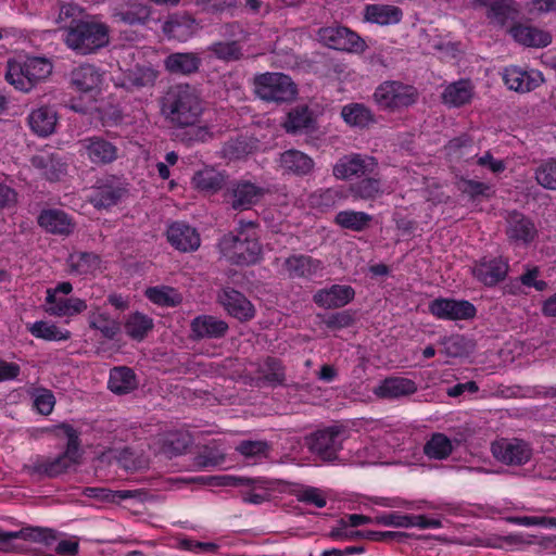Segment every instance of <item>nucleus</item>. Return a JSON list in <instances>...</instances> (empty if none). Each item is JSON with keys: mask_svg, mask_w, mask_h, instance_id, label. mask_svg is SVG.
<instances>
[{"mask_svg": "<svg viewBox=\"0 0 556 556\" xmlns=\"http://www.w3.org/2000/svg\"><path fill=\"white\" fill-rule=\"evenodd\" d=\"M161 114L174 128L185 129L181 140L188 144L213 139L207 125H201L204 101L199 90L189 84H176L160 100Z\"/></svg>", "mask_w": 556, "mask_h": 556, "instance_id": "1", "label": "nucleus"}, {"mask_svg": "<svg viewBox=\"0 0 556 556\" xmlns=\"http://www.w3.org/2000/svg\"><path fill=\"white\" fill-rule=\"evenodd\" d=\"M55 22L63 31L64 45L76 55L96 54L110 45V26L99 15L88 13L76 3L61 4Z\"/></svg>", "mask_w": 556, "mask_h": 556, "instance_id": "2", "label": "nucleus"}, {"mask_svg": "<svg viewBox=\"0 0 556 556\" xmlns=\"http://www.w3.org/2000/svg\"><path fill=\"white\" fill-rule=\"evenodd\" d=\"M255 222H239L237 233L229 232L223 236L218 247L224 256L236 265H254L262 257V245L256 233L247 228L254 229Z\"/></svg>", "mask_w": 556, "mask_h": 556, "instance_id": "3", "label": "nucleus"}, {"mask_svg": "<svg viewBox=\"0 0 556 556\" xmlns=\"http://www.w3.org/2000/svg\"><path fill=\"white\" fill-rule=\"evenodd\" d=\"M56 428L62 430L67 438L65 450L54 458L37 460L29 467L31 473L55 478L80 464L81 453L78 431L68 424H61Z\"/></svg>", "mask_w": 556, "mask_h": 556, "instance_id": "4", "label": "nucleus"}, {"mask_svg": "<svg viewBox=\"0 0 556 556\" xmlns=\"http://www.w3.org/2000/svg\"><path fill=\"white\" fill-rule=\"evenodd\" d=\"M52 63L46 58L31 56L23 62L9 61L5 79L16 89L29 91L52 73Z\"/></svg>", "mask_w": 556, "mask_h": 556, "instance_id": "5", "label": "nucleus"}, {"mask_svg": "<svg viewBox=\"0 0 556 556\" xmlns=\"http://www.w3.org/2000/svg\"><path fill=\"white\" fill-rule=\"evenodd\" d=\"M254 93L265 102L289 103L296 99L298 86L290 76L278 72L257 74L253 78Z\"/></svg>", "mask_w": 556, "mask_h": 556, "instance_id": "6", "label": "nucleus"}, {"mask_svg": "<svg viewBox=\"0 0 556 556\" xmlns=\"http://www.w3.org/2000/svg\"><path fill=\"white\" fill-rule=\"evenodd\" d=\"M267 192V189L249 180H236L227 186L224 192V199L231 208L245 211L256 205Z\"/></svg>", "mask_w": 556, "mask_h": 556, "instance_id": "7", "label": "nucleus"}, {"mask_svg": "<svg viewBox=\"0 0 556 556\" xmlns=\"http://www.w3.org/2000/svg\"><path fill=\"white\" fill-rule=\"evenodd\" d=\"M128 193L126 184L115 176L97 180L91 188L89 202L96 208H110L121 202Z\"/></svg>", "mask_w": 556, "mask_h": 556, "instance_id": "8", "label": "nucleus"}, {"mask_svg": "<svg viewBox=\"0 0 556 556\" xmlns=\"http://www.w3.org/2000/svg\"><path fill=\"white\" fill-rule=\"evenodd\" d=\"M306 440L309 451L327 462L337 459L342 448L341 429L337 426L317 430Z\"/></svg>", "mask_w": 556, "mask_h": 556, "instance_id": "9", "label": "nucleus"}, {"mask_svg": "<svg viewBox=\"0 0 556 556\" xmlns=\"http://www.w3.org/2000/svg\"><path fill=\"white\" fill-rule=\"evenodd\" d=\"M16 539L51 546L58 540V532L51 528L33 526L23 527L18 531H3L0 529V552H14L13 541Z\"/></svg>", "mask_w": 556, "mask_h": 556, "instance_id": "10", "label": "nucleus"}, {"mask_svg": "<svg viewBox=\"0 0 556 556\" xmlns=\"http://www.w3.org/2000/svg\"><path fill=\"white\" fill-rule=\"evenodd\" d=\"M79 152L97 166H105L118 159V148L102 136H90L78 141Z\"/></svg>", "mask_w": 556, "mask_h": 556, "instance_id": "11", "label": "nucleus"}, {"mask_svg": "<svg viewBox=\"0 0 556 556\" xmlns=\"http://www.w3.org/2000/svg\"><path fill=\"white\" fill-rule=\"evenodd\" d=\"M493 456L501 463L509 466H520L530 460L532 450L520 439H501L492 443Z\"/></svg>", "mask_w": 556, "mask_h": 556, "instance_id": "12", "label": "nucleus"}, {"mask_svg": "<svg viewBox=\"0 0 556 556\" xmlns=\"http://www.w3.org/2000/svg\"><path fill=\"white\" fill-rule=\"evenodd\" d=\"M429 313L439 319L468 320L472 319L477 309L466 300L439 298L429 303Z\"/></svg>", "mask_w": 556, "mask_h": 556, "instance_id": "13", "label": "nucleus"}, {"mask_svg": "<svg viewBox=\"0 0 556 556\" xmlns=\"http://www.w3.org/2000/svg\"><path fill=\"white\" fill-rule=\"evenodd\" d=\"M471 4L475 8H485L489 23L501 28L516 20L520 12L515 0H471Z\"/></svg>", "mask_w": 556, "mask_h": 556, "instance_id": "14", "label": "nucleus"}, {"mask_svg": "<svg viewBox=\"0 0 556 556\" xmlns=\"http://www.w3.org/2000/svg\"><path fill=\"white\" fill-rule=\"evenodd\" d=\"M509 270L508 261L502 256L482 257L472 267L473 277L485 287H494L505 280Z\"/></svg>", "mask_w": 556, "mask_h": 556, "instance_id": "15", "label": "nucleus"}, {"mask_svg": "<svg viewBox=\"0 0 556 556\" xmlns=\"http://www.w3.org/2000/svg\"><path fill=\"white\" fill-rule=\"evenodd\" d=\"M378 167V162L370 156L350 154L342 156L333 166V176L338 179H350L354 176L369 175Z\"/></svg>", "mask_w": 556, "mask_h": 556, "instance_id": "16", "label": "nucleus"}, {"mask_svg": "<svg viewBox=\"0 0 556 556\" xmlns=\"http://www.w3.org/2000/svg\"><path fill=\"white\" fill-rule=\"evenodd\" d=\"M319 37L329 48L341 51L363 50L365 41L354 31L343 26L320 28Z\"/></svg>", "mask_w": 556, "mask_h": 556, "instance_id": "17", "label": "nucleus"}, {"mask_svg": "<svg viewBox=\"0 0 556 556\" xmlns=\"http://www.w3.org/2000/svg\"><path fill=\"white\" fill-rule=\"evenodd\" d=\"M218 302L227 313L240 321H249L255 316V308L247 296L231 287L223 288L217 295Z\"/></svg>", "mask_w": 556, "mask_h": 556, "instance_id": "18", "label": "nucleus"}, {"mask_svg": "<svg viewBox=\"0 0 556 556\" xmlns=\"http://www.w3.org/2000/svg\"><path fill=\"white\" fill-rule=\"evenodd\" d=\"M112 17L128 26H143L151 17V8L139 0H126L112 9Z\"/></svg>", "mask_w": 556, "mask_h": 556, "instance_id": "19", "label": "nucleus"}, {"mask_svg": "<svg viewBox=\"0 0 556 556\" xmlns=\"http://www.w3.org/2000/svg\"><path fill=\"white\" fill-rule=\"evenodd\" d=\"M289 279L309 280L324 269L323 262L305 254H292L282 264Z\"/></svg>", "mask_w": 556, "mask_h": 556, "instance_id": "20", "label": "nucleus"}, {"mask_svg": "<svg viewBox=\"0 0 556 556\" xmlns=\"http://www.w3.org/2000/svg\"><path fill=\"white\" fill-rule=\"evenodd\" d=\"M167 241L180 252H193L199 249L201 239L198 230L185 222H174L166 230Z\"/></svg>", "mask_w": 556, "mask_h": 556, "instance_id": "21", "label": "nucleus"}, {"mask_svg": "<svg viewBox=\"0 0 556 556\" xmlns=\"http://www.w3.org/2000/svg\"><path fill=\"white\" fill-rule=\"evenodd\" d=\"M418 90L400 81L384 83V108L392 111L408 108L417 102Z\"/></svg>", "mask_w": 556, "mask_h": 556, "instance_id": "22", "label": "nucleus"}, {"mask_svg": "<svg viewBox=\"0 0 556 556\" xmlns=\"http://www.w3.org/2000/svg\"><path fill=\"white\" fill-rule=\"evenodd\" d=\"M228 324L212 315H200L190 323V339L200 341L203 339H220L228 332Z\"/></svg>", "mask_w": 556, "mask_h": 556, "instance_id": "23", "label": "nucleus"}, {"mask_svg": "<svg viewBox=\"0 0 556 556\" xmlns=\"http://www.w3.org/2000/svg\"><path fill=\"white\" fill-rule=\"evenodd\" d=\"M506 235L515 243L529 244L538 236V229L531 218L514 211L506 219Z\"/></svg>", "mask_w": 556, "mask_h": 556, "instance_id": "24", "label": "nucleus"}, {"mask_svg": "<svg viewBox=\"0 0 556 556\" xmlns=\"http://www.w3.org/2000/svg\"><path fill=\"white\" fill-rule=\"evenodd\" d=\"M503 80L508 89L516 92H530L543 83V77L539 72H528L518 66L505 67Z\"/></svg>", "mask_w": 556, "mask_h": 556, "instance_id": "25", "label": "nucleus"}, {"mask_svg": "<svg viewBox=\"0 0 556 556\" xmlns=\"http://www.w3.org/2000/svg\"><path fill=\"white\" fill-rule=\"evenodd\" d=\"M159 76L160 72L151 65L136 64L125 72L121 86L130 92L153 88Z\"/></svg>", "mask_w": 556, "mask_h": 556, "instance_id": "26", "label": "nucleus"}, {"mask_svg": "<svg viewBox=\"0 0 556 556\" xmlns=\"http://www.w3.org/2000/svg\"><path fill=\"white\" fill-rule=\"evenodd\" d=\"M278 163L279 167L285 173L296 177L312 174L315 167L314 160L306 153L296 149H289L280 153Z\"/></svg>", "mask_w": 556, "mask_h": 556, "instance_id": "27", "label": "nucleus"}, {"mask_svg": "<svg viewBox=\"0 0 556 556\" xmlns=\"http://www.w3.org/2000/svg\"><path fill=\"white\" fill-rule=\"evenodd\" d=\"M355 296L351 286L333 285L328 289L318 290L313 300L315 304L325 308H339L350 303Z\"/></svg>", "mask_w": 556, "mask_h": 556, "instance_id": "28", "label": "nucleus"}, {"mask_svg": "<svg viewBox=\"0 0 556 556\" xmlns=\"http://www.w3.org/2000/svg\"><path fill=\"white\" fill-rule=\"evenodd\" d=\"M508 33L518 43L525 47L543 48L552 42V35L541 28L516 23Z\"/></svg>", "mask_w": 556, "mask_h": 556, "instance_id": "29", "label": "nucleus"}, {"mask_svg": "<svg viewBox=\"0 0 556 556\" xmlns=\"http://www.w3.org/2000/svg\"><path fill=\"white\" fill-rule=\"evenodd\" d=\"M37 222L40 227L48 232L68 236L73 232L75 224L64 211L59 208L43 210L39 214Z\"/></svg>", "mask_w": 556, "mask_h": 556, "instance_id": "30", "label": "nucleus"}, {"mask_svg": "<svg viewBox=\"0 0 556 556\" xmlns=\"http://www.w3.org/2000/svg\"><path fill=\"white\" fill-rule=\"evenodd\" d=\"M202 60L194 52H174L164 59V68L172 75H191L197 73Z\"/></svg>", "mask_w": 556, "mask_h": 556, "instance_id": "31", "label": "nucleus"}, {"mask_svg": "<svg viewBox=\"0 0 556 556\" xmlns=\"http://www.w3.org/2000/svg\"><path fill=\"white\" fill-rule=\"evenodd\" d=\"M162 29L169 38L186 41L195 31V20L188 13H175L164 22Z\"/></svg>", "mask_w": 556, "mask_h": 556, "instance_id": "32", "label": "nucleus"}, {"mask_svg": "<svg viewBox=\"0 0 556 556\" xmlns=\"http://www.w3.org/2000/svg\"><path fill=\"white\" fill-rule=\"evenodd\" d=\"M31 165L49 181H59L67 173V164L55 154H42L31 157Z\"/></svg>", "mask_w": 556, "mask_h": 556, "instance_id": "33", "label": "nucleus"}, {"mask_svg": "<svg viewBox=\"0 0 556 556\" xmlns=\"http://www.w3.org/2000/svg\"><path fill=\"white\" fill-rule=\"evenodd\" d=\"M83 494L87 497L98 498L108 503H121L124 500H135L143 504L147 493L141 490H117L112 491L105 488H85Z\"/></svg>", "mask_w": 556, "mask_h": 556, "instance_id": "34", "label": "nucleus"}, {"mask_svg": "<svg viewBox=\"0 0 556 556\" xmlns=\"http://www.w3.org/2000/svg\"><path fill=\"white\" fill-rule=\"evenodd\" d=\"M47 303L50 305L47 312L54 316H74L87 309L86 301L78 298H58L52 290L47 291Z\"/></svg>", "mask_w": 556, "mask_h": 556, "instance_id": "35", "label": "nucleus"}, {"mask_svg": "<svg viewBox=\"0 0 556 556\" xmlns=\"http://www.w3.org/2000/svg\"><path fill=\"white\" fill-rule=\"evenodd\" d=\"M101 81V73L91 64L80 65L71 73V84L80 92H90L99 88Z\"/></svg>", "mask_w": 556, "mask_h": 556, "instance_id": "36", "label": "nucleus"}, {"mask_svg": "<svg viewBox=\"0 0 556 556\" xmlns=\"http://www.w3.org/2000/svg\"><path fill=\"white\" fill-rule=\"evenodd\" d=\"M56 121L55 110L47 105L34 110L28 116L31 130L40 137L51 135L55 129Z\"/></svg>", "mask_w": 556, "mask_h": 556, "instance_id": "37", "label": "nucleus"}, {"mask_svg": "<svg viewBox=\"0 0 556 556\" xmlns=\"http://www.w3.org/2000/svg\"><path fill=\"white\" fill-rule=\"evenodd\" d=\"M340 115L349 126L359 129L369 128L377 122L371 110L363 103L355 102L344 105Z\"/></svg>", "mask_w": 556, "mask_h": 556, "instance_id": "38", "label": "nucleus"}, {"mask_svg": "<svg viewBox=\"0 0 556 556\" xmlns=\"http://www.w3.org/2000/svg\"><path fill=\"white\" fill-rule=\"evenodd\" d=\"M473 97V86L470 80L460 79L450 84L442 93L443 103L459 108L470 102Z\"/></svg>", "mask_w": 556, "mask_h": 556, "instance_id": "39", "label": "nucleus"}, {"mask_svg": "<svg viewBox=\"0 0 556 556\" xmlns=\"http://www.w3.org/2000/svg\"><path fill=\"white\" fill-rule=\"evenodd\" d=\"M138 387L135 371L126 366L114 367L110 372L109 389L115 394H127Z\"/></svg>", "mask_w": 556, "mask_h": 556, "instance_id": "40", "label": "nucleus"}, {"mask_svg": "<svg viewBox=\"0 0 556 556\" xmlns=\"http://www.w3.org/2000/svg\"><path fill=\"white\" fill-rule=\"evenodd\" d=\"M192 182L195 189L213 194L226 186L227 176L214 168H205L194 174Z\"/></svg>", "mask_w": 556, "mask_h": 556, "instance_id": "41", "label": "nucleus"}, {"mask_svg": "<svg viewBox=\"0 0 556 556\" xmlns=\"http://www.w3.org/2000/svg\"><path fill=\"white\" fill-rule=\"evenodd\" d=\"M348 198L349 193L343 187H331L319 189L312 193L309 195V202L314 207L325 212Z\"/></svg>", "mask_w": 556, "mask_h": 556, "instance_id": "42", "label": "nucleus"}, {"mask_svg": "<svg viewBox=\"0 0 556 556\" xmlns=\"http://www.w3.org/2000/svg\"><path fill=\"white\" fill-rule=\"evenodd\" d=\"M126 333L134 340L142 341L153 329V319L140 312H135L125 321Z\"/></svg>", "mask_w": 556, "mask_h": 556, "instance_id": "43", "label": "nucleus"}, {"mask_svg": "<svg viewBox=\"0 0 556 556\" xmlns=\"http://www.w3.org/2000/svg\"><path fill=\"white\" fill-rule=\"evenodd\" d=\"M89 328L97 330L104 339L114 340L121 332V323L105 313H91L88 317Z\"/></svg>", "mask_w": 556, "mask_h": 556, "instance_id": "44", "label": "nucleus"}, {"mask_svg": "<svg viewBox=\"0 0 556 556\" xmlns=\"http://www.w3.org/2000/svg\"><path fill=\"white\" fill-rule=\"evenodd\" d=\"M372 216L364 212L341 211L336 215L334 222L344 229L363 231L369 228Z\"/></svg>", "mask_w": 556, "mask_h": 556, "instance_id": "45", "label": "nucleus"}, {"mask_svg": "<svg viewBox=\"0 0 556 556\" xmlns=\"http://www.w3.org/2000/svg\"><path fill=\"white\" fill-rule=\"evenodd\" d=\"M456 186L464 195H467L473 202L481 199H490L494 194L492 186L473 179L462 177L456 182Z\"/></svg>", "mask_w": 556, "mask_h": 556, "instance_id": "46", "label": "nucleus"}, {"mask_svg": "<svg viewBox=\"0 0 556 556\" xmlns=\"http://www.w3.org/2000/svg\"><path fill=\"white\" fill-rule=\"evenodd\" d=\"M314 119L312 113L306 105H301L292 109L288 113L287 121L285 122V129L289 134H296L303 129L312 126Z\"/></svg>", "mask_w": 556, "mask_h": 556, "instance_id": "47", "label": "nucleus"}, {"mask_svg": "<svg viewBox=\"0 0 556 556\" xmlns=\"http://www.w3.org/2000/svg\"><path fill=\"white\" fill-rule=\"evenodd\" d=\"M417 391L415 381L404 377L384 378V397H400L414 394Z\"/></svg>", "mask_w": 556, "mask_h": 556, "instance_id": "48", "label": "nucleus"}, {"mask_svg": "<svg viewBox=\"0 0 556 556\" xmlns=\"http://www.w3.org/2000/svg\"><path fill=\"white\" fill-rule=\"evenodd\" d=\"M452 451V442L443 433H434L424 446V453L434 459L447 458Z\"/></svg>", "mask_w": 556, "mask_h": 556, "instance_id": "49", "label": "nucleus"}, {"mask_svg": "<svg viewBox=\"0 0 556 556\" xmlns=\"http://www.w3.org/2000/svg\"><path fill=\"white\" fill-rule=\"evenodd\" d=\"M144 294L152 303L160 306L174 307L181 303V296L170 287H150Z\"/></svg>", "mask_w": 556, "mask_h": 556, "instance_id": "50", "label": "nucleus"}, {"mask_svg": "<svg viewBox=\"0 0 556 556\" xmlns=\"http://www.w3.org/2000/svg\"><path fill=\"white\" fill-rule=\"evenodd\" d=\"M208 51L226 62L239 61L243 56L241 45L237 40L214 42L208 47Z\"/></svg>", "mask_w": 556, "mask_h": 556, "instance_id": "51", "label": "nucleus"}, {"mask_svg": "<svg viewBox=\"0 0 556 556\" xmlns=\"http://www.w3.org/2000/svg\"><path fill=\"white\" fill-rule=\"evenodd\" d=\"M29 330L36 338H41L49 341H61L71 338V332L68 330L62 331L55 325L48 324L42 320L33 324Z\"/></svg>", "mask_w": 556, "mask_h": 556, "instance_id": "52", "label": "nucleus"}, {"mask_svg": "<svg viewBox=\"0 0 556 556\" xmlns=\"http://www.w3.org/2000/svg\"><path fill=\"white\" fill-rule=\"evenodd\" d=\"M535 179L545 189L556 190V159L543 162L535 170Z\"/></svg>", "mask_w": 556, "mask_h": 556, "instance_id": "53", "label": "nucleus"}, {"mask_svg": "<svg viewBox=\"0 0 556 556\" xmlns=\"http://www.w3.org/2000/svg\"><path fill=\"white\" fill-rule=\"evenodd\" d=\"M250 152L247 138L239 136L227 140L222 149L223 155L228 160H240Z\"/></svg>", "mask_w": 556, "mask_h": 556, "instance_id": "54", "label": "nucleus"}, {"mask_svg": "<svg viewBox=\"0 0 556 556\" xmlns=\"http://www.w3.org/2000/svg\"><path fill=\"white\" fill-rule=\"evenodd\" d=\"M330 534L332 538H344L350 540L363 536H366L367 539H370L372 541L382 540V532L380 531H359L355 530L350 526L344 525V522L338 523V527L333 528Z\"/></svg>", "mask_w": 556, "mask_h": 556, "instance_id": "55", "label": "nucleus"}, {"mask_svg": "<svg viewBox=\"0 0 556 556\" xmlns=\"http://www.w3.org/2000/svg\"><path fill=\"white\" fill-rule=\"evenodd\" d=\"M72 270L79 275L87 274L99 266L100 258L97 254L91 252H80L77 255H72Z\"/></svg>", "mask_w": 556, "mask_h": 556, "instance_id": "56", "label": "nucleus"}, {"mask_svg": "<svg viewBox=\"0 0 556 556\" xmlns=\"http://www.w3.org/2000/svg\"><path fill=\"white\" fill-rule=\"evenodd\" d=\"M236 451L247 458L267 457L270 445L266 441L243 440L237 445Z\"/></svg>", "mask_w": 556, "mask_h": 556, "instance_id": "57", "label": "nucleus"}, {"mask_svg": "<svg viewBox=\"0 0 556 556\" xmlns=\"http://www.w3.org/2000/svg\"><path fill=\"white\" fill-rule=\"evenodd\" d=\"M380 189V181L378 179L366 178L356 184H352L349 192L356 199L368 200L374 198Z\"/></svg>", "mask_w": 556, "mask_h": 556, "instance_id": "58", "label": "nucleus"}, {"mask_svg": "<svg viewBox=\"0 0 556 556\" xmlns=\"http://www.w3.org/2000/svg\"><path fill=\"white\" fill-rule=\"evenodd\" d=\"M266 368L264 378L273 384H283L286 380L285 367L279 358L268 356L264 362Z\"/></svg>", "mask_w": 556, "mask_h": 556, "instance_id": "59", "label": "nucleus"}, {"mask_svg": "<svg viewBox=\"0 0 556 556\" xmlns=\"http://www.w3.org/2000/svg\"><path fill=\"white\" fill-rule=\"evenodd\" d=\"M208 480L214 482L216 485L222 486L257 485L260 488H265L266 484V481L261 478L250 479L235 476H216L210 477Z\"/></svg>", "mask_w": 556, "mask_h": 556, "instance_id": "60", "label": "nucleus"}, {"mask_svg": "<svg viewBox=\"0 0 556 556\" xmlns=\"http://www.w3.org/2000/svg\"><path fill=\"white\" fill-rule=\"evenodd\" d=\"M177 546L181 549L195 554H215L218 549V545L215 543L198 542L189 539L179 540Z\"/></svg>", "mask_w": 556, "mask_h": 556, "instance_id": "61", "label": "nucleus"}, {"mask_svg": "<svg viewBox=\"0 0 556 556\" xmlns=\"http://www.w3.org/2000/svg\"><path fill=\"white\" fill-rule=\"evenodd\" d=\"M354 320V316L350 311H341L329 315L324 319V324L327 328L337 330L350 327Z\"/></svg>", "mask_w": 556, "mask_h": 556, "instance_id": "62", "label": "nucleus"}, {"mask_svg": "<svg viewBox=\"0 0 556 556\" xmlns=\"http://www.w3.org/2000/svg\"><path fill=\"white\" fill-rule=\"evenodd\" d=\"M296 498L299 502L312 504L318 508H323L326 506L327 501L323 492L314 486H307L304 490L300 491L296 494Z\"/></svg>", "mask_w": 556, "mask_h": 556, "instance_id": "63", "label": "nucleus"}, {"mask_svg": "<svg viewBox=\"0 0 556 556\" xmlns=\"http://www.w3.org/2000/svg\"><path fill=\"white\" fill-rule=\"evenodd\" d=\"M540 275L539 267L534 266L532 268H528L526 273H523L519 280L526 287H533L538 291H544L547 288V282L541 279H538Z\"/></svg>", "mask_w": 556, "mask_h": 556, "instance_id": "64", "label": "nucleus"}]
</instances>
